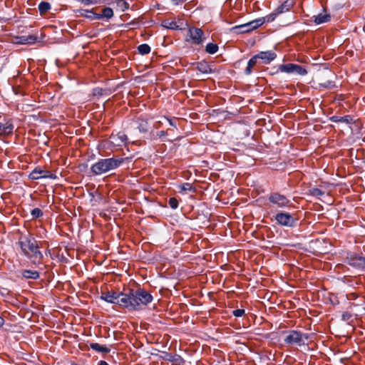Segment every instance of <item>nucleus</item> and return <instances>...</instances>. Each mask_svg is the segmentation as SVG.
Here are the masks:
<instances>
[{
	"label": "nucleus",
	"mask_w": 365,
	"mask_h": 365,
	"mask_svg": "<svg viewBox=\"0 0 365 365\" xmlns=\"http://www.w3.org/2000/svg\"><path fill=\"white\" fill-rule=\"evenodd\" d=\"M127 295V309L133 311L143 310L153 300L152 294L144 288L138 287L136 289H130L125 290Z\"/></svg>",
	"instance_id": "obj_1"
},
{
	"label": "nucleus",
	"mask_w": 365,
	"mask_h": 365,
	"mask_svg": "<svg viewBox=\"0 0 365 365\" xmlns=\"http://www.w3.org/2000/svg\"><path fill=\"white\" fill-rule=\"evenodd\" d=\"M22 254L30 259L34 264L41 263L43 259L42 252L39 250L38 242L31 235H22L18 242Z\"/></svg>",
	"instance_id": "obj_2"
},
{
	"label": "nucleus",
	"mask_w": 365,
	"mask_h": 365,
	"mask_svg": "<svg viewBox=\"0 0 365 365\" xmlns=\"http://www.w3.org/2000/svg\"><path fill=\"white\" fill-rule=\"evenodd\" d=\"M124 162L121 158H99L90 168L88 176L101 175L118 168Z\"/></svg>",
	"instance_id": "obj_3"
},
{
	"label": "nucleus",
	"mask_w": 365,
	"mask_h": 365,
	"mask_svg": "<svg viewBox=\"0 0 365 365\" xmlns=\"http://www.w3.org/2000/svg\"><path fill=\"white\" fill-rule=\"evenodd\" d=\"M286 336L284 342L289 346H302L305 341L310 339L312 334L302 333L297 330H289L285 331Z\"/></svg>",
	"instance_id": "obj_4"
},
{
	"label": "nucleus",
	"mask_w": 365,
	"mask_h": 365,
	"mask_svg": "<svg viewBox=\"0 0 365 365\" xmlns=\"http://www.w3.org/2000/svg\"><path fill=\"white\" fill-rule=\"evenodd\" d=\"M101 299L110 304H118L123 308H127L128 298L124 292H102Z\"/></svg>",
	"instance_id": "obj_5"
},
{
	"label": "nucleus",
	"mask_w": 365,
	"mask_h": 365,
	"mask_svg": "<svg viewBox=\"0 0 365 365\" xmlns=\"http://www.w3.org/2000/svg\"><path fill=\"white\" fill-rule=\"evenodd\" d=\"M295 214L285 212H279L274 216L277 223L281 226L287 227H294L297 225L298 219Z\"/></svg>",
	"instance_id": "obj_6"
},
{
	"label": "nucleus",
	"mask_w": 365,
	"mask_h": 365,
	"mask_svg": "<svg viewBox=\"0 0 365 365\" xmlns=\"http://www.w3.org/2000/svg\"><path fill=\"white\" fill-rule=\"evenodd\" d=\"M345 262L353 268L365 271V257L356 252H348Z\"/></svg>",
	"instance_id": "obj_7"
},
{
	"label": "nucleus",
	"mask_w": 365,
	"mask_h": 365,
	"mask_svg": "<svg viewBox=\"0 0 365 365\" xmlns=\"http://www.w3.org/2000/svg\"><path fill=\"white\" fill-rule=\"evenodd\" d=\"M269 202L278 208H285L292 206V202L284 195L279 192H272L268 197Z\"/></svg>",
	"instance_id": "obj_8"
},
{
	"label": "nucleus",
	"mask_w": 365,
	"mask_h": 365,
	"mask_svg": "<svg viewBox=\"0 0 365 365\" xmlns=\"http://www.w3.org/2000/svg\"><path fill=\"white\" fill-rule=\"evenodd\" d=\"M279 69L280 72L296 74L301 76H305L307 73V71L304 67L291 63L279 65Z\"/></svg>",
	"instance_id": "obj_9"
},
{
	"label": "nucleus",
	"mask_w": 365,
	"mask_h": 365,
	"mask_svg": "<svg viewBox=\"0 0 365 365\" xmlns=\"http://www.w3.org/2000/svg\"><path fill=\"white\" fill-rule=\"evenodd\" d=\"M187 36L190 38L192 43L195 45H202L205 39L204 31L197 27H190L188 29Z\"/></svg>",
	"instance_id": "obj_10"
},
{
	"label": "nucleus",
	"mask_w": 365,
	"mask_h": 365,
	"mask_svg": "<svg viewBox=\"0 0 365 365\" xmlns=\"http://www.w3.org/2000/svg\"><path fill=\"white\" fill-rule=\"evenodd\" d=\"M29 178L31 180H39L41 178L54 179L56 175L48 170H44L37 167L31 172Z\"/></svg>",
	"instance_id": "obj_11"
},
{
	"label": "nucleus",
	"mask_w": 365,
	"mask_h": 365,
	"mask_svg": "<svg viewBox=\"0 0 365 365\" xmlns=\"http://www.w3.org/2000/svg\"><path fill=\"white\" fill-rule=\"evenodd\" d=\"M14 40L15 43L20 45H33L37 41H41L36 34L15 36Z\"/></svg>",
	"instance_id": "obj_12"
},
{
	"label": "nucleus",
	"mask_w": 365,
	"mask_h": 365,
	"mask_svg": "<svg viewBox=\"0 0 365 365\" xmlns=\"http://www.w3.org/2000/svg\"><path fill=\"white\" fill-rule=\"evenodd\" d=\"M14 129V125L11 120L0 121V135L2 136L11 135Z\"/></svg>",
	"instance_id": "obj_13"
},
{
	"label": "nucleus",
	"mask_w": 365,
	"mask_h": 365,
	"mask_svg": "<svg viewBox=\"0 0 365 365\" xmlns=\"http://www.w3.org/2000/svg\"><path fill=\"white\" fill-rule=\"evenodd\" d=\"M257 56L262 60L263 63L269 64L277 58V53L274 51L269 50L259 52L257 53Z\"/></svg>",
	"instance_id": "obj_14"
},
{
	"label": "nucleus",
	"mask_w": 365,
	"mask_h": 365,
	"mask_svg": "<svg viewBox=\"0 0 365 365\" xmlns=\"http://www.w3.org/2000/svg\"><path fill=\"white\" fill-rule=\"evenodd\" d=\"M160 357L165 361L175 363L177 365H182L185 363L184 359L179 354H172L167 351H163Z\"/></svg>",
	"instance_id": "obj_15"
},
{
	"label": "nucleus",
	"mask_w": 365,
	"mask_h": 365,
	"mask_svg": "<svg viewBox=\"0 0 365 365\" xmlns=\"http://www.w3.org/2000/svg\"><path fill=\"white\" fill-rule=\"evenodd\" d=\"M136 128L141 133H146L149 131L148 120L143 118H138L135 120Z\"/></svg>",
	"instance_id": "obj_16"
},
{
	"label": "nucleus",
	"mask_w": 365,
	"mask_h": 365,
	"mask_svg": "<svg viewBox=\"0 0 365 365\" xmlns=\"http://www.w3.org/2000/svg\"><path fill=\"white\" fill-rule=\"evenodd\" d=\"M329 120L333 123H344L346 124H351L353 123V118L349 115H344V116H337V115H333L329 118Z\"/></svg>",
	"instance_id": "obj_17"
},
{
	"label": "nucleus",
	"mask_w": 365,
	"mask_h": 365,
	"mask_svg": "<svg viewBox=\"0 0 365 365\" xmlns=\"http://www.w3.org/2000/svg\"><path fill=\"white\" fill-rule=\"evenodd\" d=\"M294 6L293 0H286L279 5L275 10L279 14L285 13L291 9Z\"/></svg>",
	"instance_id": "obj_18"
},
{
	"label": "nucleus",
	"mask_w": 365,
	"mask_h": 365,
	"mask_svg": "<svg viewBox=\"0 0 365 365\" xmlns=\"http://www.w3.org/2000/svg\"><path fill=\"white\" fill-rule=\"evenodd\" d=\"M231 31H232L235 34H245V33H250L252 31L251 27H250L249 23L237 25L235 26H233L231 29Z\"/></svg>",
	"instance_id": "obj_19"
},
{
	"label": "nucleus",
	"mask_w": 365,
	"mask_h": 365,
	"mask_svg": "<svg viewBox=\"0 0 365 365\" xmlns=\"http://www.w3.org/2000/svg\"><path fill=\"white\" fill-rule=\"evenodd\" d=\"M196 68L202 73L207 74L212 73L209 63L205 61H201L196 63Z\"/></svg>",
	"instance_id": "obj_20"
},
{
	"label": "nucleus",
	"mask_w": 365,
	"mask_h": 365,
	"mask_svg": "<svg viewBox=\"0 0 365 365\" xmlns=\"http://www.w3.org/2000/svg\"><path fill=\"white\" fill-rule=\"evenodd\" d=\"M111 138L113 140V143L117 145L125 143L128 140L127 135L123 132H119L116 135H112Z\"/></svg>",
	"instance_id": "obj_21"
},
{
	"label": "nucleus",
	"mask_w": 365,
	"mask_h": 365,
	"mask_svg": "<svg viewBox=\"0 0 365 365\" xmlns=\"http://www.w3.org/2000/svg\"><path fill=\"white\" fill-rule=\"evenodd\" d=\"M76 12L79 16L86 17L91 20L96 19V16H98V14L95 13L93 10L78 9Z\"/></svg>",
	"instance_id": "obj_22"
},
{
	"label": "nucleus",
	"mask_w": 365,
	"mask_h": 365,
	"mask_svg": "<svg viewBox=\"0 0 365 365\" xmlns=\"http://www.w3.org/2000/svg\"><path fill=\"white\" fill-rule=\"evenodd\" d=\"M258 59L257 54H255L248 61L247 66L244 71L246 76H250L252 73V68L257 64Z\"/></svg>",
	"instance_id": "obj_23"
},
{
	"label": "nucleus",
	"mask_w": 365,
	"mask_h": 365,
	"mask_svg": "<svg viewBox=\"0 0 365 365\" xmlns=\"http://www.w3.org/2000/svg\"><path fill=\"white\" fill-rule=\"evenodd\" d=\"M90 348L94 351H96V352H101V353H104V354H108L110 351V349L107 347L106 346H104V345H101L100 344H98V343H90V345H89Z\"/></svg>",
	"instance_id": "obj_24"
},
{
	"label": "nucleus",
	"mask_w": 365,
	"mask_h": 365,
	"mask_svg": "<svg viewBox=\"0 0 365 365\" xmlns=\"http://www.w3.org/2000/svg\"><path fill=\"white\" fill-rule=\"evenodd\" d=\"M21 274L24 278L31 279H37L40 277L38 272L31 269L22 270Z\"/></svg>",
	"instance_id": "obj_25"
},
{
	"label": "nucleus",
	"mask_w": 365,
	"mask_h": 365,
	"mask_svg": "<svg viewBox=\"0 0 365 365\" xmlns=\"http://www.w3.org/2000/svg\"><path fill=\"white\" fill-rule=\"evenodd\" d=\"M314 22L316 24H321L331 21V16L327 14H319L318 15L314 16Z\"/></svg>",
	"instance_id": "obj_26"
},
{
	"label": "nucleus",
	"mask_w": 365,
	"mask_h": 365,
	"mask_svg": "<svg viewBox=\"0 0 365 365\" xmlns=\"http://www.w3.org/2000/svg\"><path fill=\"white\" fill-rule=\"evenodd\" d=\"M113 16V9L110 7H105L102 10L101 14H98V16L96 17V19H101L103 18L106 19H111Z\"/></svg>",
	"instance_id": "obj_27"
},
{
	"label": "nucleus",
	"mask_w": 365,
	"mask_h": 365,
	"mask_svg": "<svg viewBox=\"0 0 365 365\" xmlns=\"http://www.w3.org/2000/svg\"><path fill=\"white\" fill-rule=\"evenodd\" d=\"M249 23L250 27H251L252 31L258 29L262 25H263L265 23V20L263 19V17H260L258 19H256L255 20H252Z\"/></svg>",
	"instance_id": "obj_28"
},
{
	"label": "nucleus",
	"mask_w": 365,
	"mask_h": 365,
	"mask_svg": "<svg viewBox=\"0 0 365 365\" xmlns=\"http://www.w3.org/2000/svg\"><path fill=\"white\" fill-rule=\"evenodd\" d=\"M41 14H44L51 9V4L47 1H41L38 6Z\"/></svg>",
	"instance_id": "obj_29"
},
{
	"label": "nucleus",
	"mask_w": 365,
	"mask_h": 365,
	"mask_svg": "<svg viewBox=\"0 0 365 365\" xmlns=\"http://www.w3.org/2000/svg\"><path fill=\"white\" fill-rule=\"evenodd\" d=\"M180 188V192H182L183 191H190L192 192H196V188L192 186L191 183L189 182H185L179 186Z\"/></svg>",
	"instance_id": "obj_30"
},
{
	"label": "nucleus",
	"mask_w": 365,
	"mask_h": 365,
	"mask_svg": "<svg viewBox=\"0 0 365 365\" xmlns=\"http://www.w3.org/2000/svg\"><path fill=\"white\" fill-rule=\"evenodd\" d=\"M218 48L217 44L208 43L205 46V51L209 54H215L217 52Z\"/></svg>",
	"instance_id": "obj_31"
},
{
	"label": "nucleus",
	"mask_w": 365,
	"mask_h": 365,
	"mask_svg": "<svg viewBox=\"0 0 365 365\" xmlns=\"http://www.w3.org/2000/svg\"><path fill=\"white\" fill-rule=\"evenodd\" d=\"M163 26L167 29H173V30H179L180 29L179 25H178L177 22L173 21H164L163 22Z\"/></svg>",
	"instance_id": "obj_32"
},
{
	"label": "nucleus",
	"mask_w": 365,
	"mask_h": 365,
	"mask_svg": "<svg viewBox=\"0 0 365 365\" xmlns=\"http://www.w3.org/2000/svg\"><path fill=\"white\" fill-rule=\"evenodd\" d=\"M150 51V46L147 43H143L138 46V51L141 55L148 54Z\"/></svg>",
	"instance_id": "obj_33"
},
{
	"label": "nucleus",
	"mask_w": 365,
	"mask_h": 365,
	"mask_svg": "<svg viewBox=\"0 0 365 365\" xmlns=\"http://www.w3.org/2000/svg\"><path fill=\"white\" fill-rule=\"evenodd\" d=\"M116 6L120 11H124L129 8V4L125 0H115Z\"/></svg>",
	"instance_id": "obj_34"
},
{
	"label": "nucleus",
	"mask_w": 365,
	"mask_h": 365,
	"mask_svg": "<svg viewBox=\"0 0 365 365\" xmlns=\"http://www.w3.org/2000/svg\"><path fill=\"white\" fill-rule=\"evenodd\" d=\"M310 195L319 198L321 196L324 195V192L317 187H311L309 190Z\"/></svg>",
	"instance_id": "obj_35"
},
{
	"label": "nucleus",
	"mask_w": 365,
	"mask_h": 365,
	"mask_svg": "<svg viewBox=\"0 0 365 365\" xmlns=\"http://www.w3.org/2000/svg\"><path fill=\"white\" fill-rule=\"evenodd\" d=\"M320 87L324 88H333L336 86L335 82L333 80H327L323 82L319 83Z\"/></svg>",
	"instance_id": "obj_36"
},
{
	"label": "nucleus",
	"mask_w": 365,
	"mask_h": 365,
	"mask_svg": "<svg viewBox=\"0 0 365 365\" xmlns=\"http://www.w3.org/2000/svg\"><path fill=\"white\" fill-rule=\"evenodd\" d=\"M31 215L32 217V220H36L42 217L43 212L40 208L36 207L31 210Z\"/></svg>",
	"instance_id": "obj_37"
},
{
	"label": "nucleus",
	"mask_w": 365,
	"mask_h": 365,
	"mask_svg": "<svg viewBox=\"0 0 365 365\" xmlns=\"http://www.w3.org/2000/svg\"><path fill=\"white\" fill-rule=\"evenodd\" d=\"M279 15L277 11L274 9L273 12L267 15L266 16H263V19L265 20L267 23H271L275 20L277 16Z\"/></svg>",
	"instance_id": "obj_38"
},
{
	"label": "nucleus",
	"mask_w": 365,
	"mask_h": 365,
	"mask_svg": "<svg viewBox=\"0 0 365 365\" xmlns=\"http://www.w3.org/2000/svg\"><path fill=\"white\" fill-rule=\"evenodd\" d=\"M111 93V91L110 90H106V89H103V88H95L93 89V95L94 96H103L104 94H110Z\"/></svg>",
	"instance_id": "obj_39"
},
{
	"label": "nucleus",
	"mask_w": 365,
	"mask_h": 365,
	"mask_svg": "<svg viewBox=\"0 0 365 365\" xmlns=\"http://www.w3.org/2000/svg\"><path fill=\"white\" fill-rule=\"evenodd\" d=\"M124 26L129 29H138L140 26V22L138 20L135 19V20H133V21L125 24L124 25Z\"/></svg>",
	"instance_id": "obj_40"
},
{
	"label": "nucleus",
	"mask_w": 365,
	"mask_h": 365,
	"mask_svg": "<svg viewBox=\"0 0 365 365\" xmlns=\"http://www.w3.org/2000/svg\"><path fill=\"white\" fill-rule=\"evenodd\" d=\"M168 205L170 208L175 210L178 207V200L176 197H170L168 200Z\"/></svg>",
	"instance_id": "obj_41"
},
{
	"label": "nucleus",
	"mask_w": 365,
	"mask_h": 365,
	"mask_svg": "<svg viewBox=\"0 0 365 365\" xmlns=\"http://www.w3.org/2000/svg\"><path fill=\"white\" fill-rule=\"evenodd\" d=\"M76 1L78 2L83 4L84 6L96 4L99 2V0H76Z\"/></svg>",
	"instance_id": "obj_42"
},
{
	"label": "nucleus",
	"mask_w": 365,
	"mask_h": 365,
	"mask_svg": "<svg viewBox=\"0 0 365 365\" xmlns=\"http://www.w3.org/2000/svg\"><path fill=\"white\" fill-rule=\"evenodd\" d=\"M164 118L168 121L170 126L177 128V120L178 119L176 118H169L167 116H164Z\"/></svg>",
	"instance_id": "obj_43"
},
{
	"label": "nucleus",
	"mask_w": 365,
	"mask_h": 365,
	"mask_svg": "<svg viewBox=\"0 0 365 365\" xmlns=\"http://www.w3.org/2000/svg\"><path fill=\"white\" fill-rule=\"evenodd\" d=\"M245 309H237L232 311V314L236 317H242L245 314Z\"/></svg>",
	"instance_id": "obj_44"
},
{
	"label": "nucleus",
	"mask_w": 365,
	"mask_h": 365,
	"mask_svg": "<svg viewBox=\"0 0 365 365\" xmlns=\"http://www.w3.org/2000/svg\"><path fill=\"white\" fill-rule=\"evenodd\" d=\"M168 130H160V131L158 132L156 135H157V136L159 138L163 139V138H164L167 135Z\"/></svg>",
	"instance_id": "obj_45"
},
{
	"label": "nucleus",
	"mask_w": 365,
	"mask_h": 365,
	"mask_svg": "<svg viewBox=\"0 0 365 365\" xmlns=\"http://www.w3.org/2000/svg\"><path fill=\"white\" fill-rule=\"evenodd\" d=\"M279 72H280L279 66L277 68L274 66L272 68L271 71H269V75L273 76L278 73Z\"/></svg>",
	"instance_id": "obj_46"
},
{
	"label": "nucleus",
	"mask_w": 365,
	"mask_h": 365,
	"mask_svg": "<svg viewBox=\"0 0 365 365\" xmlns=\"http://www.w3.org/2000/svg\"><path fill=\"white\" fill-rule=\"evenodd\" d=\"M351 315L349 312H344L341 315L342 319L344 321H348L351 318Z\"/></svg>",
	"instance_id": "obj_47"
},
{
	"label": "nucleus",
	"mask_w": 365,
	"mask_h": 365,
	"mask_svg": "<svg viewBox=\"0 0 365 365\" xmlns=\"http://www.w3.org/2000/svg\"><path fill=\"white\" fill-rule=\"evenodd\" d=\"M186 0H171L173 5H179L184 3Z\"/></svg>",
	"instance_id": "obj_48"
},
{
	"label": "nucleus",
	"mask_w": 365,
	"mask_h": 365,
	"mask_svg": "<svg viewBox=\"0 0 365 365\" xmlns=\"http://www.w3.org/2000/svg\"><path fill=\"white\" fill-rule=\"evenodd\" d=\"M162 125V123L161 121L158 120V121H155L153 124V128H155V129H158Z\"/></svg>",
	"instance_id": "obj_49"
},
{
	"label": "nucleus",
	"mask_w": 365,
	"mask_h": 365,
	"mask_svg": "<svg viewBox=\"0 0 365 365\" xmlns=\"http://www.w3.org/2000/svg\"><path fill=\"white\" fill-rule=\"evenodd\" d=\"M79 168L81 171H83L88 168V165L86 163H82L79 165Z\"/></svg>",
	"instance_id": "obj_50"
},
{
	"label": "nucleus",
	"mask_w": 365,
	"mask_h": 365,
	"mask_svg": "<svg viewBox=\"0 0 365 365\" xmlns=\"http://www.w3.org/2000/svg\"><path fill=\"white\" fill-rule=\"evenodd\" d=\"M5 323V320L0 316V327H2Z\"/></svg>",
	"instance_id": "obj_51"
},
{
	"label": "nucleus",
	"mask_w": 365,
	"mask_h": 365,
	"mask_svg": "<svg viewBox=\"0 0 365 365\" xmlns=\"http://www.w3.org/2000/svg\"><path fill=\"white\" fill-rule=\"evenodd\" d=\"M98 365H109L106 361H103V360H101L98 363Z\"/></svg>",
	"instance_id": "obj_52"
},
{
	"label": "nucleus",
	"mask_w": 365,
	"mask_h": 365,
	"mask_svg": "<svg viewBox=\"0 0 365 365\" xmlns=\"http://www.w3.org/2000/svg\"><path fill=\"white\" fill-rule=\"evenodd\" d=\"M352 297L355 298L356 296H355V294L354 293H352Z\"/></svg>",
	"instance_id": "obj_53"
},
{
	"label": "nucleus",
	"mask_w": 365,
	"mask_h": 365,
	"mask_svg": "<svg viewBox=\"0 0 365 365\" xmlns=\"http://www.w3.org/2000/svg\"><path fill=\"white\" fill-rule=\"evenodd\" d=\"M352 297L355 298L356 296H355V294L354 293H352Z\"/></svg>",
	"instance_id": "obj_54"
}]
</instances>
